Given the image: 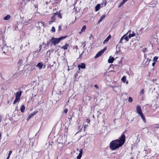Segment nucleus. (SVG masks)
I'll return each instance as SVG.
<instances>
[{"label":"nucleus","instance_id":"37998d69","mask_svg":"<svg viewBox=\"0 0 159 159\" xmlns=\"http://www.w3.org/2000/svg\"><path fill=\"white\" fill-rule=\"evenodd\" d=\"M42 45H40L39 46V48H40V50H41V48H42Z\"/></svg>","mask_w":159,"mask_h":159},{"label":"nucleus","instance_id":"9d476101","mask_svg":"<svg viewBox=\"0 0 159 159\" xmlns=\"http://www.w3.org/2000/svg\"><path fill=\"white\" fill-rule=\"evenodd\" d=\"M55 16H57V17L58 18L61 19L62 18V16L61 15V14L60 12H57L55 13H54Z\"/></svg>","mask_w":159,"mask_h":159},{"label":"nucleus","instance_id":"7c9ffc66","mask_svg":"<svg viewBox=\"0 0 159 159\" xmlns=\"http://www.w3.org/2000/svg\"><path fill=\"white\" fill-rule=\"evenodd\" d=\"M144 93V90L143 89H142L141 92H140V94H142V95H143Z\"/></svg>","mask_w":159,"mask_h":159},{"label":"nucleus","instance_id":"e433bc0d","mask_svg":"<svg viewBox=\"0 0 159 159\" xmlns=\"http://www.w3.org/2000/svg\"><path fill=\"white\" fill-rule=\"evenodd\" d=\"M12 152V151H10L8 153V156H9L10 157V156L11 155V154Z\"/></svg>","mask_w":159,"mask_h":159},{"label":"nucleus","instance_id":"bb28decb","mask_svg":"<svg viewBox=\"0 0 159 159\" xmlns=\"http://www.w3.org/2000/svg\"><path fill=\"white\" fill-rule=\"evenodd\" d=\"M82 156V155H80V154H79V155L77 156V159H80Z\"/></svg>","mask_w":159,"mask_h":159},{"label":"nucleus","instance_id":"20e7f679","mask_svg":"<svg viewBox=\"0 0 159 159\" xmlns=\"http://www.w3.org/2000/svg\"><path fill=\"white\" fill-rule=\"evenodd\" d=\"M136 111L137 113L139 114L142 112L141 107L140 105H137L136 107Z\"/></svg>","mask_w":159,"mask_h":159},{"label":"nucleus","instance_id":"a211bd4d","mask_svg":"<svg viewBox=\"0 0 159 159\" xmlns=\"http://www.w3.org/2000/svg\"><path fill=\"white\" fill-rule=\"evenodd\" d=\"M135 34L134 32H133L131 34H129L128 35L129 38L130 39L131 37H134L135 36Z\"/></svg>","mask_w":159,"mask_h":159},{"label":"nucleus","instance_id":"aec40b11","mask_svg":"<svg viewBox=\"0 0 159 159\" xmlns=\"http://www.w3.org/2000/svg\"><path fill=\"white\" fill-rule=\"evenodd\" d=\"M20 99V98H19L15 97V100H14L13 103V104H16Z\"/></svg>","mask_w":159,"mask_h":159},{"label":"nucleus","instance_id":"dca6fc26","mask_svg":"<svg viewBox=\"0 0 159 159\" xmlns=\"http://www.w3.org/2000/svg\"><path fill=\"white\" fill-rule=\"evenodd\" d=\"M86 28V25H84L83 26L82 28L81 29V31L80 32H79V34H81L82 32L85 31Z\"/></svg>","mask_w":159,"mask_h":159},{"label":"nucleus","instance_id":"393cba45","mask_svg":"<svg viewBox=\"0 0 159 159\" xmlns=\"http://www.w3.org/2000/svg\"><path fill=\"white\" fill-rule=\"evenodd\" d=\"M133 101L132 98V97H129L128 101L129 102H131Z\"/></svg>","mask_w":159,"mask_h":159},{"label":"nucleus","instance_id":"79ce46f5","mask_svg":"<svg viewBox=\"0 0 159 159\" xmlns=\"http://www.w3.org/2000/svg\"><path fill=\"white\" fill-rule=\"evenodd\" d=\"M122 5H122V4H121V3H120L119 5H118V7H119H119H121V6Z\"/></svg>","mask_w":159,"mask_h":159},{"label":"nucleus","instance_id":"2eb2a0df","mask_svg":"<svg viewBox=\"0 0 159 159\" xmlns=\"http://www.w3.org/2000/svg\"><path fill=\"white\" fill-rule=\"evenodd\" d=\"M55 14H54V16L52 17H51V19L52 21H50L49 22V24H51V23L52 22H54L55 20Z\"/></svg>","mask_w":159,"mask_h":159},{"label":"nucleus","instance_id":"6ab92c4d","mask_svg":"<svg viewBox=\"0 0 159 159\" xmlns=\"http://www.w3.org/2000/svg\"><path fill=\"white\" fill-rule=\"evenodd\" d=\"M10 15H7L4 18V20H8L10 19Z\"/></svg>","mask_w":159,"mask_h":159},{"label":"nucleus","instance_id":"58836bf2","mask_svg":"<svg viewBox=\"0 0 159 159\" xmlns=\"http://www.w3.org/2000/svg\"><path fill=\"white\" fill-rule=\"evenodd\" d=\"M156 64V62H153L152 64V66L154 67L155 66V64Z\"/></svg>","mask_w":159,"mask_h":159},{"label":"nucleus","instance_id":"49530a36","mask_svg":"<svg viewBox=\"0 0 159 159\" xmlns=\"http://www.w3.org/2000/svg\"><path fill=\"white\" fill-rule=\"evenodd\" d=\"M130 32H131V31L130 30H129L127 34L128 33H129V32L130 33Z\"/></svg>","mask_w":159,"mask_h":159},{"label":"nucleus","instance_id":"473e14b6","mask_svg":"<svg viewBox=\"0 0 159 159\" xmlns=\"http://www.w3.org/2000/svg\"><path fill=\"white\" fill-rule=\"evenodd\" d=\"M61 30V25H59L58 26V31H60Z\"/></svg>","mask_w":159,"mask_h":159},{"label":"nucleus","instance_id":"0eeeda50","mask_svg":"<svg viewBox=\"0 0 159 159\" xmlns=\"http://www.w3.org/2000/svg\"><path fill=\"white\" fill-rule=\"evenodd\" d=\"M69 45L68 43H66L65 45L62 46L61 48L64 49V50H66L69 47Z\"/></svg>","mask_w":159,"mask_h":159},{"label":"nucleus","instance_id":"f03ea898","mask_svg":"<svg viewBox=\"0 0 159 159\" xmlns=\"http://www.w3.org/2000/svg\"><path fill=\"white\" fill-rule=\"evenodd\" d=\"M67 37V36L66 35L61 37L58 38H55L54 37H52L50 40V42H51V43H52L51 45V46L52 45L55 46L56 44L58 43L61 40L66 38Z\"/></svg>","mask_w":159,"mask_h":159},{"label":"nucleus","instance_id":"f8f14e48","mask_svg":"<svg viewBox=\"0 0 159 159\" xmlns=\"http://www.w3.org/2000/svg\"><path fill=\"white\" fill-rule=\"evenodd\" d=\"M20 109L21 112L23 113L24 112L25 109V107L24 105H22L20 107Z\"/></svg>","mask_w":159,"mask_h":159},{"label":"nucleus","instance_id":"423d86ee","mask_svg":"<svg viewBox=\"0 0 159 159\" xmlns=\"http://www.w3.org/2000/svg\"><path fill=\"white\" fill-rule=\"evenodd\" d=\"M37 112V111L34 112L33 113L29 114V116H28L27 119V120H29L31 117H32L34 116Z\"/></svg>","mask_w":159,"mask_h":159},{"label":"nucleus","instance_id":"72a5a7b5","mask_svg":"<svg viewBox=\"0 0 159 159\" xmlns=\"http://www.w3.org/2000/svg\"><path fill=\"white\" fill-rule=\"evenodd\" d=\"M67 111H68V109L67 108L65 109L64 110V113H65L66 114L67 113Z\"/></svg>","mask_w":159,"mask_h":159},{"label":"nucleus","instance_id":"f257e3e1","mask_svg":"<svg viewBox=\"0 0 159 159\" xmlns=\"http://www.w3.org/2000/svg\"><path fill=\"white\" fill-rule=\"evenodd\" d=\"M126 131V130L124 131L118 139L112 140L110 143L109 147L111 150H115L121 147L124 144L125 141V133Z\"/></svg>","mask_w":159,"mask_h":159},{"label":"nucleus","instance_id":"c03bdc74","mask_svg":"<svg viewBox=\"0 0 159 159\" xmlns=\"http://www.w3.org/2000/svg\"><path fill=\"white\" fill-rule=\"evenodd\" d=\"M91 97L90 96H88V98H89V100H90V99L91 98Z\"/></svg>","mask_w":159,"mask_h":159},{"label":"nucleus","instance_id":"4be33fe9","mask_svg":"<svg viewBox=\"0 0 159 159\" xmlns=\"http://www.w3.org/2000/svg\"><path fill=\"white\" fill-rule=\"evenodd\" d=\"M127 34H124L123 36L121 37V39L120 40V42H119L120 43H122V41L123 40V39H124V37H125V35H126Z\"/></svg>","mask_w":159,"mask_h":159},{"label":"nucleus","instance_id":"a18cd8bd","mask_svg":"<svg viewBox=\"0 0 159 159\" xmlns=\"http://www.w3.org/2000/svg\"><path fill=\"white\" fill-rule=\"evenodd\" d=\"M9 157L10 156H8L7 157L6 159H9Z\"/></svg>","mask_w":159,"mask_h":159},{"label":"nucleus","instance_id":"c756f323","mask_svg":"<svg viewBox=\"0 0 159 159\" xmlns=\"http://www.w3.org/2000/svg\"><path fill=\"white\" fill-rule=\"evenodd\" d=\"M79 154H80V155H82L83 153V150L82 149H80V150L79 151Z\"/></svg>","mask_w":159,"mask_h":159},{"label":"nucleus","instance_id":"b1692460","mask_svg":"<svg viewBox=\"0 0 159 159\" xmlns=\"http://www.w3.org/2000/svg\"><path fill=\"white\" fill-rule=\"evenodd\" d=\"M109 40V39L107 37L103 42V43L105 44L107 43Z\"/></svg>","mask_w":159,"mask_h":159},{"label":"nucleus","instance_id":"5701e85b","mask_svg":"<svg viewBox=\"0 0 159 159\" xmlns=\"http://www.w3.org/2000/svg\"><path fill=\"white\" fill-rule=\"evenodd\" d=\"M121 80L123 81L125 83V82L126 80V77L125 76H123L121 79Z\"/></svg>","mask_w":159,"mask_h":159},{"label":"nucleus","instance_id":"1a4fd4ad","mask_svg":"<svg viewBox=\"0 0 159 159\" xmlns=\"http://www.w3.org/2000/svg\"><path fill=\"white\" fill-rule=\"evenodd\" d=\"M139 115H140V116H141V117L144 122V123H146V118H145L144 116L143 115V112L141 113L140 114H139Z\"/></svg>","mask_w":159,"mask_h":159},{"label":"nucleus","instance_id":"c9c22d12","mask_svg":"<svg viewBox=\"0 0 159 159\" xmlns=\"http://www.w3.org/2000/svg\"><path fill=\"white\" fill-rule=\"evenodd\" d=\"M23 61L22 59H20L18 61V64L21 63Z\"/></svg>","mask_w":159,"mask_h":159},{"label":"nucleus","instance_id":"f704fd0d","mask_svg":"<svg viewBox=\"0 0 159 159\" xmlns=\"http://www.w3.org/2000/svg\"><path fill=\"white\" fill-rule=\"evenodd\" d=\"M86 122L87 123H89L90 122V119H87L86 120Z\"/></svg>","mask_w":159,"mask_h":159},{"label":"nucleus","instance_id":"a878e982","mask_svg":"<svg viewBox=\"0 0 159 159\" xmlns=\"http://www.w3.org/2000/svg\"><path fill=\"white\" fill-rule=\"evenodd\" d=\"M128 0H123L122 2H120L121 4H122L123 5L125 2L127 1Z\"/></svg>","mask_w":159,"mask_h":159},{"label":"nucleus","instance_id":"cd10ccee","mask_svg":"<svg viewBox=\"0 0 159 159\" xmlns=\"http://www.w3.org/2000/svg\"><path fill=\"white\" fill-rule=\"evenodd\" d=\"M129 38H128V37L127 36H126L125 35V37H124V39H125L127 41H129Z\"/></svg>","mask_w":159,"mask_h":159},{"label":"nucleus","instance_id":"a19ab883","mask_svg":"<svg viewBox=\"0 0 159 159\" xmlns=\"http://www.w3.org/2000/svg\"><path fill=\"white\" fill-rule=\"evenodd\" d=\"M111 37V36L110 34L107 37L109 39H110Z\"/></svg>","mask_w":159,"mask_h":159},{"label":"nucleus","instance_id":"de8ad7c7","mask_svg":"<svg viewBox=\"0 0 159 159\" xmlns=\"http://www.w3.org/2000/svg\"><path fill=\"white\" fill-rule=\"evenodd\" d=\"M69 102V100H68V102Z\"/></svg>","mask_w":159,"mask_h":159},{"label":"nucleus","instance_id":"c85d7f7f","mask_svg":"<svg viewBox=\"0 0 159 159\" xmlns=\"http://www.w3.org/2000/svg\"><path fill=\"white\" fill-rule=\"evenodd\" d=\"M88 126H89V125H84V131H85V129H86V128H87V127Z\"/></svg>","mask_w":159,"mask_h":159},{"label":"nucleus","instance_id":"6e6552de","mask_svg":"<svg viewBox=\"0 0 159 159\" xmlns=\"http://www.w3.org/2000/svg\"><path fill=\"white\" fill-rule=\"evenodd\" d=\"M22 91H20L19 92H17L16 93L15 97L19 98H20V96L21 95Z\"/></svg>","mask_w":159,"mask_h":159},{"label":"nucleus","instance_id":"39448f33","mask_svg":"<svg viewBox=\"0 0 159 159\" xmlns=\"http://www.w3.org/2000/svg\"><path fill=\"white\" fill-rule=\"evenodd\" d=\"M78 67L79 70L80 68L84 69L85 68V64L84 63H81L78 65Z\"/></svg>","mask_w":159,"mask_h":159},{"label":"nucleus","instance_id":"2f4dec72","mask_svg":"<svg viewBox=\"0 0 159 159\" xmlns=\"http://www.w3.org/2000/svg\"><path fill=\"white\" fill-rule=\"evenodd\" d=\"M51 31L52 32H55V29L54 27H52V29Z\"/></svg>","mask_w":159,"mask_h":159},{"label":"nucleus","instance_id":"ddd939ff","mask_svg":"<svg viewBox=\"0 0 159 159\" xmlns=\"http://www.w3.org/2000/svg\"><path fill=\"white\" fill-rule=\"evenodd\" d=\"M114 60L115 59L113 57H110L108 59V62L109 63H112L113 62Z\"/></svg>","mask_w":159,"mask_h":159},{"label":"nucleus","instance_id":"4c0bfd02","mask_svg":"<svg viewBox=\"0 0 159 159\" xmlns=\"http://www.w3.org/2000/svg\"><path fill=\"white\" fill-rule=\"evenodd\" d=\"M94 87L97 89H98V87L97 84H95L94 85Z\"/></svg>","mask_w":159,"mask_h":159},{"label":"nucleus","instance_id":"ea45409f","mask_svg":"<svg viewBox=\"0 0 159 159\" xmlns=\"http://www.w3.org/2000/svg\"><path fill=\"white\" fill-rule=\"evenodd\" d=\"M50 43H51V42H50V40H49V42H47V46L49 45Z\"/></svg>","mask_w":159,"mask_h":159},{"label":"nucleus","instance_id":"7ed1b4c3","mask_svg":"<svg viewBox=\"0 0 159 159\" xmlns=\"http://www.w3.org/2000/svg\"><path fill=\"white\" fill-rule=\"evenodd\" d=\"M107 48L106 47L104 48L102 50L99 51L96 54L95 57V58H97L100 56H101L103 53L107 50Z\"/></svg>","mask_w":159,"mask_h":159},{"label":"nucleus","instance_id":"9b49d317","mask_svg":"<svg viewBox=\"0 0 159 159\" xmlns=\"http://www.w3.org/2000/svg\"><path fill=\"white\" fill-rule=\"evenodd\" d=\"M43 66V64L42 62H39L37 65L36 67L39 68V69H41Z\"/></svg>","mask_w":159,"mask_h":159},{"label":"nucleus","instance_id":"412c9836","mask_svg":"<svg viewBox=\"0 0 159 159\" xmlns=\"http://www.w3.org/2000/svg\"><path fill=\"white\" fill-rule=\"evenodd\" d=\"M158 58V57L156 56L154 57L153 59V61L154 62H156L157 61V59Z\"/></svg>","mask_w":159,"mask_h":159},{"label":"nucleus","instance_id":"4468645a","mask_svg":"<svg viewBox=\"0 0 159 159\" xmlns=\"http://www.w3.org/2000/svg\"><path fill=\"white\" fill-rule=\"evenodd\" d=\"M106 17V15H103L101 17L100 19L98 21V23H100L102 20L104 19L105 17Z\"/></svg>","mask_w":159,"mask_h":159},{"label":"nucleus","instance_id":"f3484780","mask_svg":"<svg viewBox=\"0 0 159 159\" xmlns=\"http://www.w3.org/2000/svg\"><path fill=\"white\" fill-rule=\"evenodd\" d=\"M95 11H98L100 8V5L99 4H98L95 7Z\"/></svg>","mask_w":159,"mask_h":159}]
</instances>
